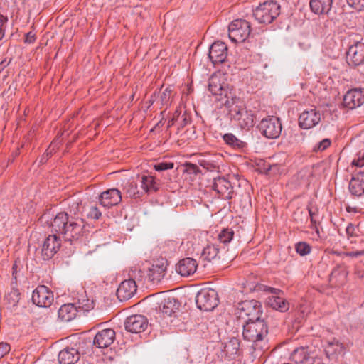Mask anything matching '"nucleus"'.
Wrapping results in <instances>:
<instances>
[{"label":"nucleus","mask_w":364,"mask_h":364,"mask_svg":"<svg viewBox=\"0 0 364 364\" xmlns=\"http://www.w3.org/2000/svg\"><path fill=\"white\" fill-rule=\"evenodd\" d=\"M80 205L73 202L69 205L68 211L58 213L49 223L50 215L45 213L40 218L43 224L47 223L52 228V231L61 235L65 241L73 242L81 240L88 232V225L82 218Z\"/></svg>","instance_id":"nucleus-1"},{"label":"nucleus","mask_w":364,"mask_h":364,"mask_svg":"<svg viewBox=\"0 0 364 364\" xmlns=\"http://www.w3.org/2000/svg\"><path fill=\"white\" fill-rule=\"evenodd\" d=\"M225 105L229 109L231 119L242 129L250 130L255 124V115L247 110L243 102L239 97L225 101Z\"/></svg>","instance_id":"nucleus-2"},{"label":"nucleus","mask_w":364,"mask_h":364,"mask_svg":"<svg viewBox=\"0 0 364 364\" xmlns=\"http://www.w3.org/2000/svg\"><path fill=\"white\" fill-rule=\"evenodd\" d=\"M242 336L245 340L252 342L254 349L262 350V343L268 333V328L264 320L247 321L242 323Z\"/></svg>","instance_id":"nucleus-3"},{"label":"nucleus","mask_w":364,"mask_h":364,"mask_svg":"<svg viewBox=\"0 0 364 364\" xmlns=\"http://www.w3.org/2000/svg\"><path fill=\"white\" fill-rule=\"evenodd\" d=\"M208 90L215 96H218V100L225 98V100L237 97L232 92V86L228 80L225 73L218 72L213 74L208 80Z\"/></svg>","instance_id":"nucleus-4"},{"label":"nucleus","mask_w":364,"mask_h":364,"mask_svg":"<svg viewBox=\"0 0 364 364\" xmlns=\"http://www.w3.org/2000/svg\"><path fill=\"white\" fill-rule=\"evenodd\" d=\"M281 6L274 1H267L253 9V16L259 23H272L279 15Z\"/></svg>","instance_id":"nucleus-5"},{"label":"nucleus","mask_w":364,"mask_h":364,"mask_svg":"<svg viewBox=\"0 0 364 364\" xmlns=\"http://www.w3.org/2000/svg\"><path fill=\"white\" fill-rule=\"evenodd\" d=\"M237 316L242 323L255 321L260 319L262 313L260 303L256 300H246L238 304Z\"/></svg>","instance_id":"nucleus-6"},{"label":"nucleus","mask_w":364,"mask_h":364,"mask_svg":"<svg viewBox=\"0 0 364 364\" xmlns=\"http://www.w3.org/2000/svg\"><path fill=\"white\" fill-rule=\"evenodd\" d=\"M196 303L201 311H212L219 303L218 293L213 289H202L196 296Z\"/></svg>","instance_id":"nucleus-7"},{"label":"nucleus","mask_w":364,"mask_h":364,"mask_svg":"<svg viewBox=\"0 0 364 364\" xmlns=\"http://www.w3.org/2000/svg\"><path fill=\"white\" fill-rule=\"evenodd\" d=\"M250 34V23L246 20L236 19L228 26V36L233 43H242Z\"/></svg>","instance_id":"nucleus-8"},{"label":"nucleus","mask_w":364,"mask_h":364,"mask_svg":"<svg viewBox=\"0 0 364 364\" xmlns=\"http://www.w3.org/2000/svg\"><path fill=\"white\" fill-rule=\"evenodd\" d=\"M259 129L267 138L276 139L281 134L282 127L279 119L272 116L264 118L260 122Z\"/></svg>","instance_id":"nucleus-9"},{"label":"nucleus","mask_w":364,"mask_h":364,"mask_svg":"<svg viewBox=\"0 0 364 364\" xmlns=\"http://www.w3.org/2000/svg\"><path fill=\"white\" fill-rule=\"evenodd\" d=\"M53 292L45 285L38 286L32 294V301L40 307H49L53 302Z\"/></svg>","instance_id":"nucleus-10"},{"label":"nucleus","mask_w":364,"mask_h":364,"mask_svg":"<svg viewBox=\"0 0 364 364\" xmlns=\"http://www.w3.org/2000/svg\"><path fill=\"white\" fill-rule=\"evenodd\" d=\"M60 247V239L55 234L49 235L43 242L41 257L43 260L52 258Z\"/></svg>","instance_id":"nucleus-11"},{"label":"nucleus","mask_w":364,"mask_h":364,"mask_svg":"<svg viewBox=\"0 0 364 364\" xmlns=\"http://www.w3.org/2000/svg\"><path fill=\"white\" fill-rule=\"evenodd\" d=\"M167 265V261L164 258L154 261L148 269V279L154 284L161 282L166 274Z\"/></svg>","instance_id":"nucleus-12"},{"label":"nucleus","mask_w":364,"mask_h":364,"mask_svg":"<svg viewBox=\"0 0 364 364\" xmlns=\"http://www.w3.org/2000/svg\"><path fill=\"white\" fill-rule=\"evenodd\" d=\"M124 326L127 331L134 333H139L146 329L148 326V321L143 315H132L127 318L124 322Z\"/></svg>","instance_id":"nucleus-13"},{"label":"nucleus","mask_w":364,"mask_h":364,"mask_svg":"<svg viewBox=\"0 0 364 364\" xmlns=\"http://www.w3.org/2000/svg\"><path fill=\"white\" fill-rule=\"evenodd\" d=\"M346 61L350 66H358L364 62V43L358 42L349 47Z\"/></svg>","instance_id":"nucleus-14"},{"label":"nucleus","mask_w":364,"mask_h":364,"mask_svg":"<svg viewBox=\"0 0 364 364\" xmlns=\"http://www.w3.org/2000/svg\"><path fill=\"white\" fill-rule=\"evenodd\" d=\"M363 103L364 90L362 89H352L343 97V105L350 109L360 107Z\"/></svg>","instance_id":"nucleus-15"},{"label":"nucleus","mask_w":364,"mask_h":364,"mask_svg":"<svg viewBox=\"0 0 364 364\" xmlns=\"http://www.w3.org/2000/svg\"><path fill=\"white\" fill-rule=\"evenodd\" d=\"M321 121V113L316 109L304 111L299 116V124L302 129H311Z\"/></svg>","instance_id":"nucleus-16"},{"label":"nucleus","mask_w":364,"mask_h":364,"mask_svg":"<svg viewBox=\"0 0 364 364\" xmlns=\"http://www.w3.org/2000/svg\"><path fill=\"white\" fill-rule=\"evenodd\" d=\"M227 55L228 47L223 42L216 41L211 45L208 57L214 65L223 63Z\"/></svg>","instance_id":"nucleus-17"},{"label":"nucleus","mask_w":364,"mask_h":364,"mask_svg":"<svg viewBox=\"0 0 364 364\" xmlns=\"http://www.w3.org/2000/svg\"><path fill=\"white\" fill-rule=\"evenodd\" d=\"M209 186L216 191L221 197L231 198L233 187L230 182L224 177L214 178Z\"/></svg>","instance_id":"nucleus-18"},{"label":"nucleus","mask_w":364,"mask_h":364,"mask_svg":"<svg viewBox=\"0 0 364 364\" xmlns=\"http://www.w3.org/2000/svg\"><path fill=\"white\" fill-rule=\"evenodd\" d=\"M122 200L121 192L117 188H110L103 191L99 196L100 205L109 208L119 204Z\"/></svg>","instance_id":"nucleus-19"},{"label":"nucleus","mask_w":364,"mask_h":364,"mask_svg":"<svg viewBox=\"0 0 364 364\" xmlns=\"http://www.w3.org/2000/svg\"><path fill=\"white\" fill-rule=\"evenodd\" d=\"M114 339L115 331L112 328H106L95 335L93 344L99 348H105L112 344Z\"/></svg>","instance_id":"nucleus-20"},{"label":"nucleus","mask_w":364,"mask_h":364,"mask_svg":"<svg viewBox=\"0 0 364 364\" xmlns=\"http://www.w3.org/2000/svg\"><path fill=\"white\" fill-rule=\"evenodd\" d=\"M198 268V262L191 257L183 258L176 265V272L182 277L193 275Z\"/></svg>","instance_id":"nucleus-21"},{"label":"nucleus","mask_w":364,"mask_h":364,"mask_svg":"<svg viewBox=\"0 0 364 364\" xmlns=\"http://www.w3.org/2000/svg\"><path fill=\"white\" fill-rule=\"evenodd\" d=\"M310 358L314 359V362H316L318 355L314 351L309 350V347L303 346L294 349L290 356V359L296 364L304 363Z\"/></svg>","instance_id":"nucleus-22"},{"label":"nucleus","mask_w":364,"mask_h":364,"mask_svg":"<svg viewBox=\"0 0 364 364\" xmlns=\"http://www.w3.org/2000/svg\"><path fill=\"white\" fill-rule=\"evenodd\" d=\"M349 191L356 196L364 194V170H355L349 183Z\"/></svg>","instance_id":"nucleus-23"},{"label":"nucleus","mask_w":364,"mask_h":364,"mask_svg":"<svg viewBox=\"0 0 364 364\" xmlns=\"http://www.w3.org/2000/svg\"><path fill=\"white\" fill-rule=\"evenodd\" d=\"M136 284L134 279H127L122 282L117 290V296L120 301H125L132 298L136 292Z\"/></svg>","instance_id":"nucleus-24"},{"label":"nucleus","mask_w":364,"mask_h":364,"mask_svg":"<svg viewBox=\"0 0 364 364\" xmlns=\"http://www.w3.org/2000/svg\"><path fill=\"white\" fill-rule=\"evenodd\" d=\"M80 358V353L74 348H65L58 354L60 364H75Z\"/></svg>","instance_id":"nucleus-25"},{"label":"nucleus","mask_w":364,"mask_h":364,"mask_svg":"<svg viewBox=\"0 0 364 364\" xmlns=\"http://www.w3.org/2000/svg\"><path fill=\"white\" fill-rule=\"evenodd\" d=\"M178 308V303L173 297L164 299L159 304V309L164 317L171 316Z\"/></svg>","instance_id":"nucleus-26"},{"label":"nucleus","mask_w":364,"mask_h":364,"mask_svg":"<svg viewBox=\"0 0 364 364\" xmlns=\"http://www.w3.org/2000/svg\"><path fill=\"white\" fill-rule=\"evenodd\" d=\"M333 0H310V8L316 14H328L331 9Z\"/></svg>","instance_id":"nucleus-27"},{"label":"nucleus","mask_w":364,"mask_h":364,"mask_svg":"<svg viewBox=\"0 0 364 364\" xmlns=\"http://www.w3.org/2000/svg\"><path fill=\"white\" fill-rule=\"evenodd\" d=\"M77 309L73 304H65L58 310V318L64 322H68L75 318Z\"/></svg>","instance_id":"nucleus-28"},{"label":"nucleus","mask_w":364,"mask_h":364,"mask_svg":"<svg viewBox=\"0 0 364 364\" xmlns=\"http://www.w3.org/2000/svg\"><path fill=\"white\" fill-rule=\"evenodd\" d=\"M267 304L280 312H285L289 308V304L287 300L282 296L272 295L267 299Z\"/></svg>","instance_id":"nucleus-29"},{"label":"nucleus","mask_w":364,"mask_h":364,"mask_svg":"<svg viewBox=\"0 0 364 364\" xmlns=\"http://www.w3.org/2000/svg\"><path fill=\"white\" fill-rule=\"evenodd\" d=\"M141 188L146 192H155L159 188V183L154 177L149 175H143L140 177Z\"/></svg>","instance_id":"nucleus-30"},{"label":"nucleus","mask_w":364,"mask_h":364,"mask_svg":"<svg viewBox=\"0 0 364 364\" xmlns=\"http://www.w3.org/2000/svg\"><path fill=\"white\" fill-rule=\"evenodd\" d=\"M226 144L236 150H243L247 146V143L237 138L233 134L228 133L223 136Z\"/></svg>","instance_id":"nucleus-31"},{"label":"nucleus","mask_w":364,"mask_h":364,"mask_svg":"<svg viewBox=\"0 0 364 364\" xmlns=\"http://www.w3.org/2000/svg\"><path fill=\"white\" fill-rule=\"evenodd\" d=\"M343 345L338 341L333 339L332 341L328 342L325 348V353L328 358L334 354H341L343 353Z\"/></svg>","instance_id":"nucleus-32"},{"label":"nucleus","mask_w":364,"mask_h":364,"mask_svg":"<svg viewBox=\"0 0 364 364\" xmlns=\"http://www.w3.org/2000/svg\"><path fill=\"white\" fill-rule=\"evenodd\" d=\"M219 253V248L216 245H208L203 248L201 257L208 261L215 259Z\"/></svg>","instance_id":"nucleus-33"},{"label":"nucleus","mask_w":364,"mask_h":364,"mask_svg":"<svg viewBox=\"0 0 364 364\" xmlns=\"http://www.w3.org/2000/svg\"><path fill=\"white\" fill-rule=\"evenodd\" d=\"M234 236V231L231 229L226 228L223 229L219 234H218V240L220 243H223L224 245H226L229 243L233 238Z\"/></svg>","instance_id":"nucleus-34"},{"label":"nucleus","mask_w":364,"mask_h":364,"mask_svg":"<svg viewBox=\"0 0 364 364\" xmlns=\"http://www.w3.org/2000/svg\"><path fill=\"white\" fill-rule=\"evenodd\" d=\"M124 189L130 197L136 198L139 196L137 183L134 181H127L124 186Z\"/></svg>","instance_id":"nucleus-35"},{"label":"nucleus","mask_w":364,"mask_h":364,"mask_svg":"<svg viewBox=\"0 0 364 364\" xmlns=\"http://www.w3.org/2000/svg\"><path fill=\"white\" fill-rule=\"evenodd\" d=\"M20 297V292L16 289H13L11 290L9 293L6 296L5 299L7 301V302L13 306H15L18 304L19 301Z\"/></svg>","instance_id":"nucleus-36"},{"label":"nucleus","mask_w":364,"mask_h":364,"mask_svg":"<svg viewBox=\"0 0 364 364\" xmlns=\"http://www.w3.org/2000/svg\"><path fill=\"white\" fill-rule=\"evenodd\" d=\"M295 250L301 256H305L310 253L311 247L305 242H299L295 245Z\"/></svg>","instance_id":"nucleus-37"},{"label":"nucleus","mask_w":364,"mask_h":364,"mask_svg":"<svg viewBox=\"0 0 364 364\" xmlns=\"http://www.w3.org/2000/svg\"><path fill=\"white\" fill-rule=\"evenodd\" d=\"M239 341L235 338H232L225 344V350L231 354L236 353L239 349Z\"/></svg>","instance_id":"nucleus-38"},{"label":"nucleus","mask_w":364,"mask_h":364,"mask_svg":"<svg viewBox=\"0 0 364 364\" xmlns=\"http://www.w3.org/2000/svg\"><path fill=\"white\" fill-rule=\"evenodd\" d=\"M200 165L209 171H218L219 169V164L215 161L210 160H200Z\"/></svg>","instance_id":"nucleus-39"},{"label":"nucleus","mask_w":364,"mask_h":364,"mask_svg":"<svg viewBox=\"0 0 364 364\" xmlns=\"http://www.w3.org/2000/svg\"><path fill=\"white\" fill-rule=\"evenodd\" d=\"M172 90L171 88H166L161 94L160 100L164 105H168L171 103Z\"/></svg>","instance_id":"nucleus-40"},{"label":"nucleus","mask_w":364,"mask_h":364,"mask_svg":"<svg viewBox=\"0 0 364 364\" xmlns=\"http://www.w3.org/2000/svg\"><path fill=\"white\" fill-rule=\"evenodd\" d=\"M174 166L173 162L161 161L156 163L154 168L157 171H163L168 169H172Z\"/></svg>","instance_id":"nucleus-41"},{"label":"nucleus","mask_w":364,"mask_h":364,"mask_svg":"<svg viewBox=\"0 0 364 364\" xmlns=\"http://www.w3.org/2000/svg\"><path fill=\"white\" fill-rule=\"evenodd\" d=\"M331 144V141L329 139H324L314 146L313 151L315 152L324 151Z\"/></svg>","instance_id":"nucleus-42"},{"label":"nucleus","mask_w":364,"mask_h":364,"mask_svg":"<svg viewBox=\"0 0 364 364\" xmlns=\"http://www.w3.org/2000/svg\"><path fill=\"white\" fill-rule=\"evenodd\" d=\"M184 166H185L184 172H186L188 174L197 175L198 173H200V169H199L198 166L194 164L186 163L184 164Z\"/></svg>","instance_id":"nucleus-43"},{"label":"nucleus","mask_w":364,"mask_h":364,"mask_svg":"<svg viewBox=\"0 0 364 364\" xmlns=\"http://www.w3.org/2000/svg\"><path fill=\"white\" fill-rule=\"evenodd\" d=\"M348 4L358 11L364 9V0H347Z\"/></svg>","instance_id":"nucleus-44"},{"label":"nucleus","mask_w":364,"mask_h":364,"mask_svg":"<svg viewBox=\"0 0 364 364\" xmlns=\"http://www.w3.org/2000/svg\"><path fill=\"white\" fill-rule=\"evenodd\" d=\"M352 166L360 169L364 167V153L359 154L358 158L352 161Z\"/></svg>","instance_id":"nucleus-45"},{"label":"nucleus","mask_w":364,"mask_h":364,"mask_svg":"<svg viewBox=\"0 0 364 364\" xmlns=\"http://www.w3.org/2000/svg\"><path fill=\"white\" fill-rule=\"evenodd\" d=\"M10 350V346L6 343H0V358H3Z\"/></svg>","instance_id":"nucleus-46"},{"label":"nucleus","mask_w":364,"mask_h":364,"mask_svg":"<svg viewBox=\"0 0 364 364\" xmlns=\"http://www.w3.org/2000/svg\"><path fill=\"white\" fill-rule=\"evenodd\" d=\"M101 212L95 206H92L89 212V216L94 219H98L101 216Z\"/></svg>","instance_id":"nucleus-47"},{"label":"nucleus","mask_w":364,"mask_h":364,"mask_svg":"<svg viewBox=\"0 0 364 364\" xmlns=\"http://www.w3.org/2000/svg\"><path fill=\"white\" fill-rule=\"evenodd\" d=\"M344 255L347 257H358L364 255V250L347 252Z\"/></svg>","instance_id":"nucleus-48"},{"label":"nucleus","mask_w":364,"mask_h":364,"mask_svg":"<svg viewBox=\"0 0 364 364\" xmlns=\"http://www.w3.org/2000/svg\"><path fill=\"white\" fill-rule=\"evenodd\" d=\"M36 36L32 32H29L26 35L25 42L28 43H32L35 41Z\"/></svg>","instance_id":"nucleus-49"},{"label":"nucleus","mask_w":364,"mask_h":364,"mask_svg":"<svg viewBox=\"0 0 364 364\" xmlns=\"http://www.w3.org/2000/svg\"><path fill=\"white\" fill-rule=\"evenodd\" d=\"M355 226L352 224H349L346 229V232L348 236H353L355 234Z\"/></svg>","instance_id":"nucleus-50"},{"label":"nucleus","mask_w":364,"mask_h":364,"mask_svg":"<svg viewBox=\"0 0 364 364\" xmlns=\"http://www.w3.org/2000/svg\"><path fill=\"white\" fill-rule=\"evenodd\" d=\"M51 154H52V151L47 150L45 152V154L42 156L40 163H41V164L45 163L48 160V157L51 155Z\"/></svg>","instance_id":"nucleus-51"},{"label":"nucleus","mask_w":364,"mask_h":364,"mask_svg":"<svg viewBox=\"0 0 364 364\" xmlns=\"http://www.w3.org/2000/svg\"><path fill=\"white\" fill-rule=\"evenodd\" d=\"M268 291L271 292L274 296H278L277 294L281 292V291L278 289L269 287Z\"/></svg>","instance_id":"nucleus-52"},{"label":"nucleus","mask_w":364,"mask_h":364,"mask_svg":"<svg viewBox=\"0 0 364 364\" xmlns=\"http://www.w3.org/2000/svg\"><path fill=\"white\" fill-rule=\"evenodd\" d=\"M309 215H310L311 221L312 223H314V213H313L312 210L311 209H309Z\"/></svg>","instance_id":"nucleus-53"},{"label":"nucleus","mask_w":364,"mask_h":364,"mask_svg":"<svg viewBox=\"0 0 364 364\" xmlns=\"http://www.w3.org/2000/svg\"><path fill=\"white\" fill-rule=\"evenodd\" d=\"M4 21H5L4 17L2 15H0V26L3 27Z\"/></svg>","instance_id":"nucleus-54"},{"label":"nucleus","mask_w":364,"mask_h":364,"mask_svg":"<svg viewBox=\"0 0 364 364\" xmlns=\"http://www.w3.org/2000/svg\"><path fill=\"white\" fill-rule=\"evenodd\" d=\"M4 36V33L2 28V26H0V39H1Z\"/></svg>","instance_id":"nucleus-55"},{"label":"nucleus","mask_w":364,"mask_h":364,"mask_svg":"<svg viewBox=\"0 0 364 364\" xmlns=\"http://www.w3.org/2000/svg\"><path fill=\"white\" fill-rule=\"evenodd\" d=\"M12 269H13V275L16 277L15 274H16V264H14V265L13 266V268H12Z\"/></svg>","instance_id":"nucleus-56"},{"label":"nucleus","mask_w":364,"mask_h":364,"mask_svg":"<svg viewBox=\"0 0 364 364\" xmlns=\"http://www.w3.org/2000/svg\"><path fill=\"white\" fill-rule=\"evenodd\" d=\"M187 122H188V120H187V119L185 117V118L183 119V123L181 124V126L183 127V126L186 125V124H187Z\"/></svg>","instance_id":"nucleus-57"},{"label":"nucleus","mask_w":364,"mask_h":364,"mask_svg":"<svg viewBox=\"0 0 364 364\" xmlns=\"http://www.w3.org/2000/svg\"><path fill=\"white\" fill-rule=\"evenodd\" d=\"M174 118L172 119L171 122H169V126L172 125L173 124Z\"/></svg>","instance_id":"nucleus-58"},{"label":"nucleus","mask_w":364,"mask_h":364,"mask_svg":"<svg viewBox=\"0 0 364 364\" xmlns=\"http://www.w3.org/2000/svg\"><path fill=\"white\" fill-rule=\"evenodd\" d=\"M358 276H359L360 277H363V274H361V273H359Z\"/></svg>","instance_id":"nucleus-59"},{"label":"nucleus","mask_w":364,"mask_h":364,"mask_svg":"<svg viewBox=\"0 0 364 364\" xmlns=\"http://www.w3.org/2000/svg\"><path fill=\"white\" fill-rule=\"evenodd\" d=\"M358 276H359L360 277H363V274H361V273H359Z\"/></svg>","instance_id":"nucleus-60"}]
</instances>
